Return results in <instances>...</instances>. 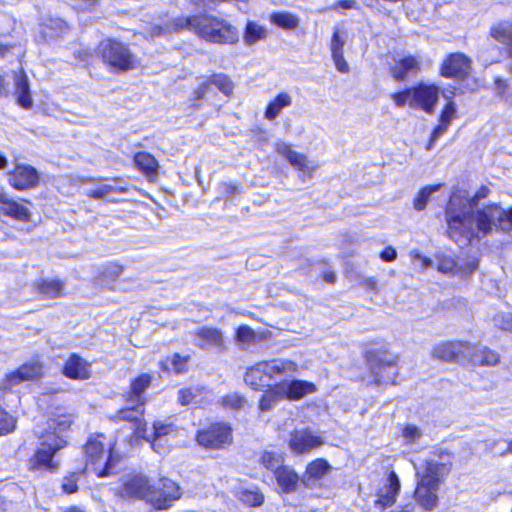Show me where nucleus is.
<instances>
[{"label":"nucleus","instance_id":"f257e3e1","mask_svg":"<svg viewBox=\"0 0 512 512\" xmlns=\"http://www.w3.org/2000/svg\"><path fill=\"white\" fill-rule=\"evenodd\" d=\"M473 200L453 193L446 207L447 233L456 243L466 244L496 231L512 230V208L505 210L497 203L473 209Z\"/></svg>","mask_w":512,"mask_h":512},{"label":"nucleus","instance_id":"f03ea898","mask_svg":"<svg viewBox=\"0 0 512 512\" xmlns=\"http://www.w3.org/2000/svg\"><path fill=\"white\" fill-rule=\"evenodd\" d=\"M74 421V415L63 408H57L47 421V428L39 435V445L29 460L31 470L57 472L59 462L55 459L58 451L68 444L67 432Z\"/></svg>","mask_w":512,"mask_h":512},{"label":"nucleus","instance_id":"7ed1b4c3","mask_svg":"<svg viewBox=\"0 0 512 512\" xmlns=\"http://www.w3.org/2000/svg\"><path fill=\"white\" fill-rule=\"evenodd\" d=\"M189 30L202 39L219 44H232L238 40V33L234 27L223 19L210 15L191 17H178L170 23L152 26V36H162L181 30Z\"/></svg>","mask_w":512,"mask_h":512},{"label":"nucleus","instance_id":"20e7f679","mask_svg":"<svg viewBox=\"0 0 512 512\" xmlns=\"http://www.w3.org/2000/svg\"><path fill=\"white\" fill-rule=\"evenodd\" d=\"M449 472L446 464L427 460L423 472L416 471L417 485L415 502L425 511H433L439 503L438 490L444 476Z\"/></svg>","mask_w":512,"mask_h":512},{"label":"nucleus","instance_id":"39448f33","mask_svg":"<svg viewBox=\"0 0 512 512\" xmlns=\"http://www.w3.org/2000/svg\"><path fill=\"white\" fill-rule=\"evenodd\" d=\"M440 91V87L435 84L420 82L414 87L394 93L392 99L399 107L408 104L412 108L421 109L426 113H433Z\"/></svg>","mask_w":512,"mask_h":512},{"label":"nucleus","instance_id":"423d86ee","mask_svg":"<svg viewBox=\"0 0 512 512\" xmlns=\"http://www.w3.org/2000/svg\"><path fill=\"white\" fill-rule=\"evenodd\" d=\"M98 53L103 61L117 71H127L135 68L137 59L122 42L106 39L100 42Z\"/></svg>","mask_w":512,"mask_h":512},{"label":"nucleus","instance_id":"0eeeda50","mask_svg":"<svg viewBox=\"0 0 512 512\" xmlns=\"http://www.w3.org/2000/svg\"><path fill=\"white\" fill-rule=\"evenodd\" d=\"M101 439L104 436L98 435L95 439H89L85 446L87 456L86 469H91L98 477H106L113 473V467L118 461L112 450L104 459L105 449Z\"/></svg>","mask_w":512,"mask_h":512},{"label":"nucleus","instance_id":"6e6552de","mask_svg":"<svg viewBox=\"0 0 512 512\" xmlns=\"http://www.w3.org/2000/svg\"><path fill=\"white\" fill-rule=\"evenodd\" d=\"M315 390V385L311 382L303 380L283 382L266 391L260 400V406L262 409H267L269 407V405L266 404L267 398H271L273 400L277 398L299 400L307 394L313 393Z\"/></svg>","mask_w":512,"mask_h":512},{"label":"nucleus","instance_id":"1a4fd4ad","mask_svg":"<svg viewBox=\"0 0 512 512\" xmlns=\"http://www.w3.org/2000/svg\"><path fill=\"white\" fill-rule=\"evenodd\" d=\"M181 497L180 487L169 478H160L152 486L148 502L158 510H165Z\"/></svg>","mask_w":512,"mask_h":512},{"label":"nucleus","instance_id":"9d476101","mask_svg":"<svg viewBox=\"0 0 512 512\" xmlns=\"http://www.w3.org/2000/svg\"><path fill=\"white\" fill-rule=\"evenodd\" d=\"M197 443L209 449H220L232 441L230 426L223 423H215L208 428L200 430L196 436Z\"/></svg>","mask_w":512,"mask_h":512},{"label":"nucleus","instance_id":"9b49d317","mask_svg":"<svg viewBox=\"0 0 512 512\" xmlns=\"http://www.w3.org/2000/svg\"><path fill=\"white\" fill-rule=\"evenodd\" d=\"M289 448L297 455L308 454L324 445V439L310 429L295 430L290 434Z\"/></svg>","mask_w":512,"mask_h":512},{"label":"nucleus","instance_id":"f8f14e48","mask_svg":"<svg viewBox=\"0 0 512 512\" xmlns=\"http://www.w3.org/2000/svg\"><path fill=\"white\" fill-rule=\"evenodd\" d=\"M276 151L283 156L295 169L304 177H311L319 165L307 158L306 155L299 153L291 148L289 144L283 141L276 143Z\"/></svg>","mask_w":512,"mask_h":512},{"label":"nucleus","instance_id":"ddd939ff","mask_svg":"<svg viewBox=\"0 0 512 512\" xmlns=\"http://www.w3.org/2000/svg\"><path fill=\"white\" fill-rule=\"evenodd\" d=\"M152 486L142 474L128 475L124 478L119 495L123 498H138L148 501Z\"/></svg>","mask_w":512,"mask_h":512},{"label":"nucleus","instance_id":"4468645a","mask_svg":"<svg viewBox=\"0 0 512 512\" xmlns=\"http://www.w3.org/2000/svg\"><path fill=\"white\" fill-rule=\"evenodd\" d=\"M144 404L131 403V406L121 409L115 416L116 421H128L131 429L138 438L150 440L146 436V424L143 422Z\"/></svg>","mask_w":512,"mask_h":512},{"label":"nucleus","instance_id":"2eb2a0df","mask_svg":"<svg viewBox=\"0 0 512 512\" xmlns=\"http://www.w3.org/2000/svg\"><path fill=\"white\" fill-rule=\"evenodd\" d=\"M471 61L463 53H452L443 61L440 73L447 78L463 79L470 73Z\"/></svg>","mask_w":512,"mask_h":512},{"label":"nucleus","instance_id":"dca6fc26","mask_svg":"<svg viewBox=\"0 0 512 512\" xmlns=\"http://www.w3.org/2000/svg\"><path fill=\"white\" fill-rule=\"evenodd\" d=\"M400 487L401 485L398 475L394 471H390L385 483L377 492L375 506L379 507L381 510L393 506L399 494Z\"/></svg>","mask_w":512,"mask_h":512},{"label":"nucleus","instance_id":"f3484780","mask_svg":"<svg viewBox=\"0 0 512 512\" xmlns=\"http://www.w3.org/2000/svg\"><path fill=\"white\" fill-rule=\"evenodd\" d=\"M39 182L37 170L26 164H17L9 174V183L17 190L35 187Z\"/></svg>","mask_w":512,"mask_h":512},{"label":"nucleus","instance_id":"a211bd4d","mask_svg":"<svg viewBox=\"0 0 512 512\" xmlns=\"http://www.w3.org/2000/svg\"><path fill=\"white\" fill-rule=\"evenodd\" d=\"M469 349L470 343L467 342H446L434 347L433 357L449 362H463L468 359L466 351H469Z\"/></svg>","mask_w":512,"mask_h":512},{"label":"nucleus","instance_id":"6ab92c4d","mask_svg":"<svg viewBox=\"0 0 512 512\" xmlns=\"http://www.w3.org/2000/svg\"><path fill=\"white\" fill-rule=\"evenodd\" d=\"M65 377L72 380H87L91 377V363L76 353H72L62 367Z\"/></svg>","mask_w":512,"mask_h":512},{"label":"nucleus","instance_id":"aec40b11","mask_svg":"<svg viewBox=\"0 0 512 512\" xmlns=\"http://www.w3.org/2000/svg\"><path fill=\"white\" fill-rule=\"evenodd\" d=\"M212 86L220 90L224 95L228 96L232 93L234 85L228 76L224 74H214L208 80L202 82L194 91L195 99H204L210 92Z\"/></svg>","mask_w":512,"mask_h":512},{"label":"nucleus","instance_id":"412c9836","mask_svg":"<svg viewBox=\"0 0 512 512\" xmlns=\"http://www.w3.org/2000/svg\"><path fill=\"white\" fill-rule=\"evenodd\" d=\"M466 354H468L466 361L474 366L493 367L500 362V355L486 346L470 344V349L466 351Z\"/></svg>","mask_w":512,"mask_h":512},{"label":"nucleus","instance_id":"4be33fe9","mask_svg":"<svg viewBox=\"0 0 512 512\" xmlns=\"http://www.w3.org/2000/svg\"><path fill=\"white\" fill-rule=\"evenodd\" d=\"M346 41V32L336 29L331 38L330 50L335 67L341 73H347L349 71V65L343 55V48Z\"/></svg>","mask_w":512,"mask_h":512},{"label":"nucleus","instance_id":"5701e85b","mask_svg":"<svg viewBox=\"0 0 512 512\" xmlns=\"http://www.w3.org/2000/svg\"><path fill=\"white\" fill-rule=\"evenodd\" d=\"M127 187L123 185V181L119 178H114L102 183L95 188L88 191V195L95 199H104L109 202H117L118 200L113 197V194L124 193Z\"/></svg>","mask_w":512,"mask_h":512},{"label":"nucleus","instance_id":"b1692460","mask_svg":"<svg viewBox=\"0 0 512 512\" xmlns=\"http://www.w3.org/2000/svg\"><path fill=\"white\" fill-rule=\"evenodd\" d=\"M14 82L17 103L25 109H30L33 106V100L28 78L23 70L14 73Z\"/></svg>","mask_w":512,"mask_h":512},{"label":"nucleus","instance_id":"393cba45","mask_svg":"<svg viewBox=\"0 0 512 512\" xmlns=\"http://www.w3.org/2000/svg\"><path fill=\"white\" fill-rule=\"evenodd\" d=\"M291 105V95L287 92H280L267 104L264 110V118L273 121L282 113L283 109Z\"/></svg>","mask_w":512,"mask_h":512},{"label":"nucleus","instance_id":"a878e982","mask_svg":"<svg viewBox=\"0 0 512 512\" xmlns=\"http://www.w3.org/2000/svg\"><path fill=\"white\" fill-rule=\"evenodd\" d=\"M0 215L10 216L17 220H28L29 211L8 196L0 194Z\"/></svg>","mask_w":512,"mask_h":512},{"label":"nucleus","instance_id":"bb28decb","mask_svg":"<svg viewBox=\"0 0 512 512\" xmlns=\"http://www.w3.org/2000/svg\"><path fill=\"white\" fill-rule=\"evenodd\" d=\"M420 69V62L416 57L408 56L401 59L391 68L392 76L403 80L408 74H414Z\"/></svg>","mask_w":512,"mask_h":512},{"label":"nucleus","instance_id":"cd10ccee","mask_svg":"<svg viewBox=\"0 0 512 512\" xmlns=\"http://www.w3.org/2000/svg\"><path fill=\"white\" fill-rule=\"evenodd\" d=\"M152 377L149 374H141L135 378L131 383V390L129 393V403L144 404L143 393L150 386Z\"/></svg>","mask_w":512,"mask_h":512},{"label":"nucleus","instance_id":"c85d7f7f","mask_svg":"<svg viewBox=\"0 0 512 512\" xmlns=\"http://www.w3.org/2000/svg\"><path fill=\"white\" fill-rule=\"evenodd\" d=\"M198 339L201 341V347H217L222 348L224 346V340L220 330L212 327H202L198 329L196 333Z\"/></svg>","mask_w":512,"mask_h":512},{"label":"nucleus","instance_id":"c756f323","mask_svg":"<svg viewBox=\"0 0 512 512\" xmlns=\"http://www.w3.org/2000/svg\"><path fill=\"white\" fill-rule=\"evenodd\" d=\"M188 356H181L178 353L173 354L170 357L160 362L161 369L168 373L181 374L188 369Z\"/></svg>","mask_w":512,"mask_h":512},{"label":"nucleus","instance_id":"7c9ffc66","mask_svg":"<svg viewBox=\"0 0 512 512\" xmlns=\"http://www.w3.org/2000/svg\"><path fill=\"white\" fill-rule=\"evenodd\" d=\"M275 476L278 485L284 492L290 493L296 489L298 484V476L292 470L281 467L275 471Z\"/></svg>","mask_w":512,"mask_h":512},{"label":"nucleus","instance_id":"2f4dec72","mask_svg":"<svg viewBox=\"0 0 512 512\" xmlns=\"http://www.w3.org/2000/svg\"><path fill=\"white\" fill-rule=\"evenodd\" d=\"M174 431V427L172 424L163 423L161 421H156L153 424V430L151 433L146 432V436L150 438V440H147L151 443L152 448L158 452L157 446L160 445L159 442L161 441V438L169 435L171 432Z\"/></svg>","mask_w":512,"mask_h":512},{"label":"nucleus","instance_id":"473e14b6","mask_svg":"<svg viewBox=\"0 0 512 512\" xmlns=\"http://www.w3.org/2000/svg\"><path fill=\"white\" fill-rule=\"evenodd\" d=\"M36 287L40 294L45 297L54 298L62 295L63 284L56 279H41L37 281Z\"/></svg>","mask_w":512,"mask_h":512},{"label":"nucleus","instance_id":"72a5a7b5","mask_svg":"<svg viewBox=\"0 0 512 512\" xmlns=\"http://www.w3.org/2000/svg\"><path fill=\"white\" fill-rule=\"evenodd\" d=\"M24 382L32 381L42 375V364L39 361L27 362L16 369Z\"/></svg>","mask_w":512,"mask_h":512},{"label":"nucleus","instance_id":"f704fd0d","mask_svg":"<svg viewBox=\"0 0 512 512\" xmlns=\"http://www.w3.org/2000/svg\"><path fill=\"white\" fill-rule=\"evenodd\" d=\"M41 26L44 39L53 38L67 28L66 22L60 18H49Z\"/></svg>","mask_w":512,"mask_h":512},{"label":"nucleus","instance_id":"c9c22d12","mask_svg":"<svg viewBox=\"0 0 512 512\" xmlns=\"http://www.w3.org/2000/svg\"><path fill=\"white\" fill-rule=\"evenodd\" d=\"M271 21L277 26L286 30H293L299 24L298 18L293 14L287 12H279L272 14Z\"/></svg>","mask_w":512,"mask_h":512},{"label":"nucleus","instance_id":"e433bc0d","mask_svg":"<svg viewBox=\"0 0 512 512\" xmlns=\"http://www.w3.org/2000/svg\"><path fill=\"white\" fill-rule=\"evenodd\" d=\"M330 470V465L324 459H316L312 461L306 468V475L309 478L321 479Z\"/></svg>","mask_w":512,"mask_h":512},{"label":"nucleus","instance_id":"4c0bfd02","mask_svg":"<svg viewBox=\"0 0 512 512\" xmlns=\"http://www.w3.org/2000/svg\"><path fill=\"white\" fill-rule=\"evenodd\" d=\"M134 159L137 166L144 172L152 173L157 170L158 163L156 159L146 152L137 153Z\"/></svg>","mask_w":512,"mask_h":512},{"label":"nucleus","instance_id":"58836bf2","mask_svg":"<svg viewBox=\"0 0 512 512\" xmlns=\"http://www.w3.org/2000/svg\"><path fill=\"white\" fill-rule=\"evenodd\" d=\"M286 363L279 359L271 361L258 362V373L262 372L265 375L272 377L285 369Z\"/></svg>","mask_w":512,"mask_h":512},{"label":"nucleus","instance_id":"ea45409f","mask_svg":"<svg viewBox=\"0 0 512 512\" xmlns=\"http://www.w3.org/2000/svg\"><path fill=\"white\" fill-rule=\"evenodd\" d=\"M22 382V378L19 376L16 370L11 371L0 380V391L11 392Z\"/></svg>","mask_w":512,"mask_h":512},{"label":"nucleus","instance_id":"a19ab883","mask_svg":"<svg viewBox=\"0 0 512 512\" xmlns=\"http://www.w3.org/2000/svg\"><path fill=\"white\" fill-rule=\"evenodd\" d=\"M237 343L243 347L252 344L255 340V332L247 325H240L236 330Z\"/></svg>","mask_w":512,"mask_h":512},{"label":"nucleus","instance_id":"79ce46f5","mask_svg":"<svg viewBox=\"0 0 512 512\" xmlns=\"http://www.w3.org/2000/svg\"><path fill=\"white\" fill-rule=\"evenodd\" d=\"M438 188L439 186H428L421 189L414 200V208L418 211L424 210L431 194Z\"/></svg>","mask_w":512,"mask_h":512},{"label":"nucleus","instance_id":"37998d69","mask_svg":"<svg viewBox=\"0 0 512 512\" xmlns=\"http://www.w3.org/2000/svg\"><path fill=\"white\" fill-rule=\"evenodd\" d=\"M262 464L269 470L277 471L282 467V458L279 454L265 451L261 456Z\"/></svg>","mask_w":512,"mask_h":512},{"label":"nucleus","instance_id":"c03bdc74","mask_svg":"<svg viewBox=\"0 0 512 512\" xmlns=\"http://www.w3.org/2000/svg\"><path fill=\"white\" fill-rule=\"evenodd\" d=\"M82 472H74L68 476H65L62 481V490L66 494H72L78 490V480L81 477Z\"/></svg>","mask_w":512,"mask_h":512},{"label":"nucleus","instance_id":"a18cd8bd","mask_svg":"<svg viewBox=\"0 0 512 512\" xmlns=\"http://www.w3.org/2000/svg\"><path fill=\"white\" fill-rule=\"evenodd\" d=\"M15 424L16 420L0 407V435L11 433Z\"/></svg>","mask_w":512,"mask_h":512},{"label":"nucleus","instance_id":"49530a36","mask_svg":"<svg viewBox=\"0 0 512 512\" xmlns=\"http://www.w3.org/2000/svg\"><path fill=\"white\" fill-rule=\"evenodd\" d=\"M456 113H457V110H456L454 102L449 101L445 105L444 109L442 110V112L440 114L439 122H444V123L450 125L452 120L456 118Z\"/></svg>","mask_w":512,"mask_h":512},{"label":"nucleus","instance_id":"de8ad7c7","mask_svg":"<svg viewBox=\"0 0 512 512\" xmlns=\"http://www.w3.org/2000/svg\"><path fill=\"white\" fill-rule=\"evenodd\" d=\"M245 400L237 394H229L222 399L224 407L231 409H239L244 406Z\"/></svg>","mask_w":512,"mask_h":512},{"label":"nucleus","instance_id":"09e8293b","mask_svg":"<svg viewBox=\"0 0 512 512\" xmlns=\"http://www.w3.org/2000/svg\"><path fill=\"white\" fill-rule=\"evenodd\" d=\"M449 125L444 122H439V124L434 128L429 143L427 145V149L430 150L433 148L434 143L447 131Z\"/></svg>","mask_w":512,"mask_h":512},{"label":"nucleus","instance_id":"8fccbe9b","mask_svg":"<svg viewBox=\"0 0 512 512\" xmlns=\"http://www.w3.org/2000/svg\"><path fill=\"white\" fill-rule=\"evenodd\" d=\"M456 193H461L462 195H465L469 200H473V202H474L473 209H474V208L481 207L479 205V200L487 197V195L489 193V189L487 187L483 186L480 189H478V191L472 197H470L466 192L457 191Z\"/></svg>","mask_w":512,"mask_h":512},{"label":"nucleus","instance_id":"3c124183","mask_svg":"<svg viewBox=\"0 0 512 512\" xmlns=\"http://www.w3.org/2000/svg\"><path fill=\"white\" fill-rule=\"evenodd\" d=\"M421 435V431L414 425H407L403 430V437L409 442L416 441Z\"/></svg>","mask_w":512,"mask_h":512},{"label":"nucleus","instance_id":"603ef678","mask_svg":"<svg viewBox=\"0 0 512 512\" xmlns=\"http://www.w3.org/2000/svg\"><path fill=\"white\" fill-rule=\"evenodd\" d=\"M122 273V267L118 264L111 263L107 265L103 271V278L116 279Z\"/></svg>","mask_w":512,"mask_h":512},{"label":"nucleus","instance_id":"864d4df0","mask_svg":"<svg viewBox=\"0 0 512 512\" xmlns=\"http://www.w3.org/2000/svg\"><path fill=\"white\" fill-rule=\"evenodd\" d=\"M195 393L191 388L181 389L178 392V400L182 405H189L193 403Z\"/></svg>","mask_w":512,"mask_h":512},{"label":"nucleus","instance_id":"5fc2aeb1","mask_svg":"<svg viewBox=\"0 0 512 512\" xmlns=\"http://www.w3.org/2000/svg\"><path fill=\"white\" fill-rule=\"evenodd\" d=\"M245 40L248 44H254L256 42V23L248 22L246 27Z\"/></svg>","mask_w":512,"mask_h":512},{"label":"nucleus","instance_id":"6e6d98bb","mask_svg":"<svg viewBox=\"0 0 512 512\" xmlns=\"http://www.w3.org/2000/svg\"><path fill=\"white\" fill-rule=\"evenodd\" d=\"M397 257V252L392 246L386 247L380 254V258L385 262L394 261Z\"/></svg>","mask_w":512,"mask_h":512},{"label":"nucleus","instance_id":"4d7b16f0","mask_svg":"<svg viewBox=\"0 0 512 512\" xmlns=\"http://www.w3.org/2000/svg\"><path fill=\"white\" fill-rule=\"evenodd\" d=\"M244 381L253 390L256 389V387H255L256 386L255 371H254V369L252 367L247 369V372H246L245 377H244Z\"/></svg>","mask_w":512,"mask_h":512},{"label":"nucleus","instance_id":"13d9d810","mask_svg":"<svg viewBox=\"0 0 512 512\" xmlns=\"http://www.w3.org/2000/svg\"><path fill=\"white\" fill-rule=\"evenodd\" d=\"M76 8L81 11H88L92 9L96 4L97 0H77Z\"/></svg>","mask_w":512,"mask_h":512},{"label":"nucleus","instance_id":"bf43d9fd","mask_svg":"<svg viewBox=\"0 0 512 512\" xmlns=\"http://www.w3.org/2000/svg\"><path fill=\"white\" fill-rule=\"evenodd\" d=\"M241 500L248 504L250 507L256 506V492L242 493Z\"/></svg>","mask_w":512,"mask_h":512},{"label":"nucleus","instance_id":"052dcab7","mask_svg":"<svg viewBox=\"0 0 512 512\" xmlns=\"http://www.w3.org/2000/svg\"><path fill=\"white\" fill-rule=\"evenodd\" d=\"M356 5L354 0H342L338 2L337 7L342 9H351Z\"/></svg>","mask_w":512,"mask_h":512},{"label":"nucleus","instance_id":"680f3d73","mask_svg":"<svg viewBox=\"0 0 512 512\" xmlns=\"http://www.w3.org/2000/svg\"><path fill=\"white\" fill-rule=\"evenodd\" d=\"M495 84H496V89L498 91V94H503L504 88H505V81L502 79H497Z\"/></svg>","mask_w":512,"mask_h":512},{"label":"nucleus","instance_id":"e2e57ef3","mask_svg":"<svg viewBox=\"0 0 512 512\" xmlns=\"http://www.w3.org/2000/svg\"><path fill=\"white\" fill-rule=\"evenodd\" d=\"M478 266V261L476 259H472L469 263H468V267L466 269L467 273H471L473 272Z\"/></svg>","mask_w":512,"mask_h":512},{"label":"nucleus","instance_id":"0e129e2a","mask_svg":"<svg viewBox=\"0 0 512 512\" xmlns=\"http://www.w3.org/2000/svg\"><path fill=\"white\" fill-rule=\"evenodd\" d=\"M502 328L512 331V315H508L507 320L503 324Z\"/></svg>","mask_w":512,"mask_h":512},{"label":"nucleus","instance_id":"69168bd1","mask_svg":"<svg viewBox=\"0 0 512 512\" xmlns=\"http://www.w3.org/2000/svg\"><path fill=\"white\" fill-rule=\"evenodd\" d=\"M324 279L329 283H333L336 280V276L333 272H328L324 275Z\"/></svg>","mask_w":512,"mask_h":512},{"label":"nucleus","instance_id":"338daca9","mask_svg":"<svg viewBox=\"0 0 512 512\" xmlns=\"http://www.w3.org/2000/svg\"><path fill=\"white\" fill-rule=\"evenodd\" d=\"M7 164L8 161L6 156L0 152V169L6 168Z\"/></svg>","mask_w":512,"mask_h":512},{"label":"nucleus","instance_id":"774afa93","mask_svg":"<svg viewBox=\"0 0 512 512\" xmlns=\"http://www.w3.org/2000/svg\"><path fill=\"white\" fill-rule=\"evenodd\" d=\"M7 91L8 90H7L6 84L4 82V79L0 76V95L6 94Z\"/></svg>","mask_w":512,"mask_h":512}]
</instances>
